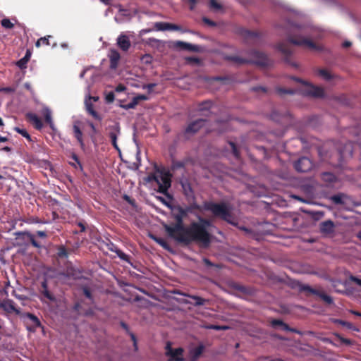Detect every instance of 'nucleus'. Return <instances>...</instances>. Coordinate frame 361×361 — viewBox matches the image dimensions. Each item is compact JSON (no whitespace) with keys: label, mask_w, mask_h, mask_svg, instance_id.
Segmentation results:
<instances>
[{"label":"nucleus","mask_w":361,"mask_h":361,"mask_svg":"<svg viewBox=\"0 0 361 361\" xmlns=\"http://www.w3.org/2000/svg\"><path fill=\"white\" fill-rule=\"evenodd\" d=\"M171 214L176 223L171 226H164L170 238L185 245L195 242L204 247L209 246L212 240V235L208 231L212 226L211 220L198 216L197 221H192L189 226L185 227L183 220L188 214L186 208L174 206L171 208Z\"/></svg>","instance_id":"nucleus-1"},{"label":"nucleus","mask_w":361,"mask_h":361,"mask_svg":"<svg viewBox=\"0 0 361 361\" xmlns=\"http://www.w3.org/2000/svg\"><path fill=\"white\" fill-rule=\"evenodd\" d=\"M185 208L188 213L193 214H195L194 210H198L200 212L209 211L212 212L214 217L221 219L228 224H234L231 209L226 202L216 203L212 201H204L201 206L197 203H192Z\"/></svg>","instance_id":"nucleus-2"},{"label":"nucleus","mask_w":361,"mask_h":361,"mask_svg":"<svg viewBox=\"0 0 361 361\" xmlns=\"http://www.w3.org/2000/svg\"><path fill=\"white\" fill-rule=\"evenodd\" d=\"M286 35L289 43L297 46H305L312 49H317L314 42L302 35L305 33V27L287 22L285 27Z\"/></svg>","instance_id":"nucleus-3"},{"label":"nucleus","mask_w":361,"mask_h":361,"mask_svg":"<svg viewBox=\"0 0 361 361\" xmlns=\"http://www.w3.org/2000/svg\"><path fill=\"white\" fill-rule=\"evenodd\" d=\"M248 54L250 56L249 58L229 56H227V59L240 65L251 63L261 67H268L271 65V61L263 52L253 49L249 51Z\"/></svg>","instance_id":"nucleus-4"},{"label":"nucleus","mask_w":361,"mask_h":361,"mask_svg":"<svg viewBox=\"0 0 361 361\" xmlns=\"http://www.w3.org/2000/svg\"><path fill=\"white\" fill-rule=\"evenodd\" d=\"M157 184V192L165 195H168V190L171 185V175L169 172L159 171L149 176Z\"/></svg>","instance_id":"nucleus-5"},{"label":"nucleus","mask_w":361,"mask_h":361,"mask_svg":"<svg viewBox=\"0 0 361 361\" xmlns=\"http://www.w3.org/2000/svg\"><path fill=\"white\" fill-rule=\"evenodd\" d=\"M205 122L206 120L202 118L190 122L183 131L177 134V140H189L204 126Z\"/></svg>","instance_id":"nucleus-6"},{"label":"nucleus","mask_w":361,"mask_h":361,"mask_svg":"<svg viewBox=\"0 0 361 361\" xmlns=\"http://www.w3.org/2000/svg\"><path fill=\"white\" fill-rule=\"evenodd\" d=\"M238 34L240 35L247 44H256L260 38L259 32L257 31L249 30L240 27L238 30Z\"/></svg>","instance_id":"nucleus-7"},{"label":"nucleus","mask_w":361,"mask_h":361,"mask_svg":"<svg viewBox=\"0 0 361 361\" xmlns=\"http://www.w3.org/2000/svg\"><path fill=\"white\" fill-rule=\"evenodd\" d=\"M300 290L307 292L310 294L319 297L327 305H331L334 303L333 298L331 296L326 295L324 291L314 289L308 285H302L300 288Z\"/></svg>","instance_id":"nucleus-8"},{"label":"nucleus","mask_w":361,"mask_h":361,"mask_svg":"<svg viewBox=\"0 0 361 361\" xmlns=\"http://www.w3.org/2000/svg\"><path fill=\"white\" fill-rule=\"evenodd\" d=\"M312 167L313 163L312 160L306 157H302L294 162V168L298 172H308Z\"/></svg>","instance_id":"nucleus-9"},{"label":"nucleus","mask_w":361,"mask_h":361,"mask_svg":"<svg viewBox=\"0 0 361 361\" xmlns=\"http://www.w3.org/2000/svg\"><path fill=\"white\" fill-rule=\"evenodd\" d=\"M23 317L29 320L26 322V327L30 332H35L37 328L42 327L40 320L35 314L26 312L23 314Z\"/></svg>","instance_id":"nucleus-10"},{"label":"nucleus","mask_w":361,"mask_h":361,"mask_svg":"<svg viewBox=\"0 0 361 361\" xmlns=\"http://www.w3.org/2000/svg\"><path fill=\"white\" fill-rule=\"evenodd\" d=\"M183 350L181 348L173 349L171 343H167L166 346V355L169 357V361H183Z\"/></svg>","instance_id":"nucleus-11"},{"label":"nucleus","mask_w":361,"mask_h":361,"mask_svg":"<svg viewBox=\"0 0 361 361\" xmlns=\"http://www.w3.org/2000/svg\"><path fill=\"white\" fill-rule=\"evenodd\" d=\"M277 49L279 51H281L284 56V61L291 65L293 67H297V64L295 62H292L290 60V56L292 54V50L288 42H282L278 44Z\"/></svg>","instance_id":"nucleus-12"},{"label":"nucleus","mask_w":361,"mask_h":361,"mask_svg":"<svg viewBox=\"0 0 361 361\" xmlns=\"http://www.w3.org/2000/svg\"><path fill=\"white\" fill-rule=\"evenodd\" d=\"M356 144L348 141L344 144L343 147L338 148V152L341 160L353 157Z\"/></svg>","instance_id":"nucleus-13"},{"label":"nucleus","mask_w":361,"mask_h":361,"mask_svg":"<svg viewBox=\"0 0 361 361\" xmlns=\"http://www.w3.org/2000/svg\"><path fill=\"white\" fill-rule=\"evenodd\" d=\"M270 116L271 120L284 126L288 125L291 121V115L288 112L281 114L276 111H273Z\"/></svg>","instance_id":"nucleus-14"},{"label":"nucleus","mask_w":361,"mask_h":361,"mask_svg":"<svg viewBox=\"0 0 361 361\" xmlns=\"http://www.w3.org/2000/svg\"><path fill=\"white\" fill-rule=\"evenodd\" d=\"M177 294H179L180 295H183V296H185V297H188L189 298H191L194 300V302H190L189 300H184L183 302L185 304H190V305H192L195 307H198V306H202V305H204L207 302H209V300H207V299H204V298H202L200 296H197V295H190V294H188V293H182L180 291H178L176 292Z\"/></svg>","instance_id":"nucleus-15"},{"label":"nucleus","mask_w":361,"mask_h":361,"mask_svg":"<svg viewBox=\"0 0 361 361\" xmlns=\"http://www.w3.org/2000/svg\"><path fill=\"white\" fill-rule=\"evenodd\" d=\"M305 94L314 98H322L324 96V90L322 87L309 84L305 90Z\"/></svg>","instance_id":"nucleus-16"},{"label":"nucleus","mask_w":361,"mask_h":361,"mask_svg":"<svg viewBox=\"0 0 361 361\" xmlns=\"http://www.w3.org/2000/svg\"><path fill=\"white\" fill-rule=\"evenodd\" d=\"M0 308L3 309L8 314L13 312L17 315L20 314V310L16 307L14 301L11 299L4 300L0 302Z\"/></svg>","instance_id":"nucleus-17"},{"label":"nucleus","mask_w":361,"mask_h":361,"mask_svg":"<svg viewBox=\"0 0 361 361\" xmlns=\"http://www.w3.org/2000/svg\"><path fill=\"white\" fill-rule=\"evenodd\" d=\"M106 247L109 250L116 252L117 256L122 260L131 264L130 261V257L124 253L122 250L118 248V247L110 240L106 243Z\"/></svg>","instance_id":"nucleus-18"},{"label":"nucleus","mask_w":361,"mask_h":361,"mask_svg":"<svg viewBox=\"0 0 361 361\" xmlns=\"http://www.w3.org/2000/svg\"><path fill=\"white\" fill-rule=\"evenodd\" d=\"M175 47L180 49L187 50V51H192V52H200L202 50V49L200 46L192 44L185 42H182V41H177L175 43Z\"/></svg>","instance_id":"nucleus-19"},{"label":"nucleus","mask_w":361,"mask_h":361,"mask_svg":"<svg viewBox=\"0 0 361 361\" xmlns=\"http://www.w3.org/2000/svg\"><path fill=\"white\" fill-rule=\"evenodd\" d=\"M80 121H75L73 126V132L75 138L77 140L82 149H85L83 133L80 128Z\"/></svg>","instance_id":"nucleus-20"},{"label":"nucleus","mask_w":361,"mask_h":361,"mask_svg":"<svg viewBox=\"0 0 361 361\" xmlns=\"http://www.w3.org/2000/svg\"><path fill=\"white\" fill-rule=\"evenodd\" d=\"M154 27L157 30L165 31V30H175L179 31L181 30L180 26L165 22H157L154 24Z\"/></svg>","instance_id":"nucleus-21"},{"label":"nucleus","mask_w":361,"mask_h":361,"mask_svg":"<svg viewBox=\"0 0 361 361\" xmlns=\"http://www.w3.org/2000/svg\"><path fill=\"white\" fill-rule=\"evenodd\" d=\"M334 228L335 224L331 220L322 221L319 224L320 232L324 234H331L334 233Z\"/></svg>","instance_id":"nucleus-22"},{"label":"nucleus","mask_w":361,"mask_h":361,"mask_svg":"<svg viewBox=\"0 0 361 361\" xmlns=\"http://www.w3.org/2000/svg\"><path fill=\"white\" fill-rule=\"evenodd\" d=\"M119 134L120 127L118 126V125H115L109 133V137L110 138L111 142L113 147L117 150H119V147L117 144V137Z\"/></svg>","instance_id":"nucleus-23"},{"label":"nucleus","mask_w":361,"mask_h":361,"mask_svg":"<svg viewBox=\"0 0 361 361\" xmlns=\"http://www.w3.org/2000/svg\"><path fill=\"white\" fill-rule=\"evenodd\" d=\"M271 325L274 328L280 326L283 330L286 331L294 332L300 334V332L298 330L293 328H290L287 324L284 323L281 319H272L271 321Z\"/></svg>","instance_id":"nucleus-24"},{"label":"nucleus","mask_w":361,"mask_h":361,"mask_svg":"<svg viewBox=\"0 0 361 361\" xmlns=\"http://www.w3.org/2000/svg\"><path fill=\"white\" fill-rule=\"evenodd\" d=\"M16 235L18 236H26L31 245L36 248H41L42 247V244L36 240L35 235L29 231L18 232Z\"/></svg>","instance_id":"nucleus-25"},{"label":"nucleus","mask_w":361,"mask_h":361,"mask_svg":"<svg viewBox=\"0 0 361 361\" xmlns=\"http://www.w3.org/2000/svg\"><path fill=\"white\" fill-rule=\"evenodd\" d=\"M109 57L110 60V68L111 69H116L121 59L119 52L116 49H111L109 54Z\"/></svg>","instance_id":"nucleus-26"},{"label":"nucleus","mask_w":361,"mask_h":361,"mask_svg":"<svg viewBox=\"0 0 361 361\" xmlns=\"http://www.w3.org/2000/svg\"><path fill=\"white\" fill-rule=\"evenodd\" d=\"M117 45L121 50L124 51H128L130 47V42L128 37L125 35H119L117 38Z\"/></svg>","instance_id":"nucleus-27"},{"label":"nucleus","mask_w":361,"mask_h":361,"mask_svg":"<svg viewBox=\"0 0 361 361\" xmlns=\"http://www.w3.org/2000/svg\"><path fill=\"white\" fill-rule=\"evenodd\" d=\"M40 292H41L42 295L45 298L49 300V301H51V302H55L56 301V297L54 295L53 293H51L48 290V284H47V280H44L41 283V290H40Z\"/></svg>","instance_id":"nucleus-28"},{"label":"nucleus","mask_w":361,"mask_h":361,"mask_svg":"<svg viewBox=\"0 0 361 361\" xmlns=\"http://www.w3.org/2000/svg\"><path fill=\"white\" fill-rule=\"evenodd\" d=\"M26 117L34 125L37 130H41L42 128L43 123L41 119L36 114L28 113Z\"/></svg>","instance_id":"nucleus-29"},{"label":"nucleus","mask_w":361,"mask_h":361,"mask_svg":"<svg viewBox=\"0 0 361 361\" xmlns=\"http://www.w3.org/2000/svg\"><path fill=\"white\" fill-rule=\"evenodd\" d=\"M85 108L86 111L89 114H90L94 119L97 121H101L102 117L94 109V106L92 103L90 102H85Z\"/></svg>","instance_id":"nucleus-30"},{"label":"nucleus","mask_w":361,"mask_h":361,"mask_svg":"<svg viewBox=\"0 0 361 361\" xmlns=\"http://www.w3.org/2000/svg\"><path fill=\"white\" fill-rule=\"evenodd\" d=\"M31 56V52L30 50H27L25 55L24 57L20 59L17 63L16 65L20 68H25L27 66V63L29 61Z\"/></svg>","instance_id":"nucleus-31"},{"label":"nucleus","mask_w":361,"mask_h":361,"mask_svg":"<svg viewBox=\"0 0 361 361\" xmlns=\"http://www.w3.org/2000/svg\"><path fill=\"white\" fill-rule=\"evenodd\" d=\"M44 116L45 122L49 126L50 128L55 130V126L52 120L51 112L49 109H46L44 110Z\"/></svg>","instance_id":"nucleus-32"},{"label":"nucleus","mask_w":361,"mask_h":361,"mask_svg":"<svg viewBox=\"0 0 361 361\" xmlns=\"http://www.w3.org/2000/svg\"><path fill=\"white\" fill-rule=\"evenodd\" d=\"M50 38H52V36L51 35H47L46 37H40L39 39H37V41L35 43V47L39 48L42 45H45V46H49L51 45V43L49 42V39Z\"/></svg>","instance_id":"nucleus-33"},{"label":"nucleus","mask_w":361,"mask_h":361,"mask_svg":"<svg viewBox=\"0 0 361 361\" xmlns=\"http://www.w3.org/2000/svg\"><path fill=\"white\" fill-rule=\"evenodd\" d=\"M317 73L319 76L327 81L331 80L334 78L333 75L326 69H317Z\"/></svg>","instance_id":"nucleus-34"},{"label":"nucleus","mask_w":361,"mask_h":361,"mask_svg":"<svg viewBox=\"0 0 361 361\" xmlns=\"http://www.w3.org/2000/svg\"><path fill=\"white\" fill-rule=\"evenodd\" d=\"M57 255L60 258H67L68 257V252L63 245H60L58 247Z\"/></svg>","instance_id":"nucleus-35"},{"label":"nucleus","mask_w":361,"mask_h":361,"mask_svg":"<svg viewBox=\"0 0 361 361\" xmlns=\"http://www.w3.org/2000/svg\"><path fill=\"white\" fill-rule=\"evenodd\" d=\"M209 7L210 9L215 11L222 9V5L218 3L216 0H209Z\"/></svg>","instance_id":"nucleus-36"},{"label":"nucleus","mask_w":361,"mask_h":361,"mask_svg":"<svg viewBox=\"0 0 361 361\" xmlns=\"http://www.w3.org/2000/svg\"><path fill=\"white\" fill-rule=\"evenodd\" d=\"M228 144L230 145L231 147V149H232V153L233 154V156L237 159H240V151L238 150L236 145L235 142H232V141H230L228 142Z\"/></svg>","instance_id":"nucleus-37"},{"label":"nucleus","mask_w":361,"mask_h":361,"mask_svg":"<svg viewBox=\"0 0 361 361\" xmlns=\"http://www.w3.org/2000/svg\"><path fill=\"white\" fill-rule=\"evenodd\" d=\"M15 130L20 134L22 136L25 137L29 142L32 141V138L27 131L24 128H20L18 127L15 128Z\"/></svg>","instance_id":"nucleus-38"},{"label":"nucleus","mask_w":361,"mask_h":361,"mask_svg":"<svg viewBox=\"0 0 361 361\" xmlns=\"http://www.w3.org/2000/svg\"><path fill=\"white\" fill-rule=\"evenodd\" d=\"M73 310L78 312V314H85V315H88V314H91V311H86L85 312H83L82 310H81V305L80 304V302H75L74 306H73Z\"/></svg>","instance_id":"nucleus-39"},{"label":"nucleus","mask_w":361,"mask_h":361,"mask_svg":"<svg viewBox=\"0 0 361 361\" xmlns=\"http://www.w3.org/2000/svg\"><path fill=\"white\" fill-rule=\"evenodd\" d=\"M1 25L6 29H12L14 27V24L11 22L8 18H4L1 20Z\"/></svg>","instance_id":"nucleus-40"},{"label":"nucleus","mask_w":361,"mask_h":361,"mask_svg":"<svg viewBox=\"0 0 361 361\" xmlns=\"http://www.w3.org/2000/svg\"><path fill=\"white\" fill-rule=\"evenodd\" d=\"M137 102L135 99L133 97L132 101L126 104L121 105V106L126 110L130 109H135V106L137 105Z\"/></svg>","instance_id":"nucleus-41"},{"label":"nucleus","mask_w":361,"mask_h":361,"mask_svg":"<svg viewBox=\"0 0 361 361\" xmlns=\"http://www.w3.org/2000/svg\"><path fill=\"white\" fill-rule=\"evenodd\" d=\"M185 194H192L193 191L190 184L188 182H183L181 183Z\"/></svg>","instance_id":"nucleus-42"},{"label":"nucleus","mask_w":361,"mask_h":361,"mask_svg":"<svg viewBox=\"0 0 361 361\" xmlns=\"http://www.w3.org/2000/svg\"><path fill=\"white\" fill-rule=\"evenodd\" d=\"M88 125L92 129V133L90 134V136L91 137L92 142H95V135L97 133V130L92 122H90V121L88 122Z\"/></svg>","instance_id":"nucleus-43"},{"label":"nucleus","mask_w":361,"mask_h":361,"mask_svg":"<svg viewBox=\"0 0 361 361\" xmlns=\"http://www.w3.org/2000/svg\"><path fill=\"white\" fill-rule=\"evenodd\" d=\"M152 238L154 239L159 245H160L164 248H167L168 244L164 239L155 236H152Z\"/></svg>","instance_id":"nucleus-44"},{"label":"nucleus","mask_w":361,"mask_h":361,"mask_svg":"<svg viewBox=\"0 0 361 361\" xmlns=\"http://www.w3.org/2000/svg\"><path fill=\"white\" fill-rule=\"evenodd\" d=\"M336 322L337 324H341V325H342V326L349 329H354L353 324L352 323H350V322H345V321H343V320H341V319H337L336 321Z\"/></svg>","instance_id":"nucleus-45"},{"label":"nucleus","mask_w":361,"mask_h":361,"mask_svg":"<svg viewBox=\"0 0 361 361\" xmlns=\"http://www.w3.org/2000/svg\"><path fill=\"white\" fill-rule=\"evenodd\" d=\"M212 106V103L210 101H205L200 104L199 109L200 111L209 109Z\"/></svg>","instance_id":"nucleus-46"},{"label":"nucleus","mask_w":361,"mask_h":361,"mask_svg":"<svg viewBox=\"0 0 361 361\" xmlns=\"http://www.w3.org/2000/svg\"><path fill=\"white\" fill-rule=\"evenodd\" d=\"M208 329H214V330H225L228 329V327L226 326H219V325H214V324H210L209 326H206Z\"/></svg>","instance_id":"nucleus-47"},{"label":"nucleus","mask_w":361,"mask_h":361,"mask_svg":"<svg viewBox=\"0 0 361 361\" xmlns=\"http://www.w3.org/2000/svg\"><path fill=\"white\" fill-rule=\"evenodd\" d=\"M185 61L188 63H195L199 64L200 63V60L199 58L195 56H188L185 58Z\"/></svg>","instance_id":"nucleus-48"},{"label":"nucleus","mask_w":361,"mask_h":361,"mask_svg":"<svg viewBox=\"0 0 361 361\" xmlns=\"http://www.w3.org/2000/svg\"><path fill=\"white\" fill-rule=\"evenodd\" d=\"M334 176L331 173H324L322 174V178L324 180H328L329 182H332L334 179Z\"/></svg>","instance_id":"nucleus-49"},{"label":"nucleus","mask_w":361,"mask_h":361,"mask_svg":"<svg viewBox=\"0 0 361 361\" xmlns=\"http://www.w3.org/2000/svg\"><path fill=\"white\" fill-rule=\"evenodd\" d=\"M172 166L174 169H182L185 167V164L180 161H173Z\"/></svg>","instance_id":"nucleus-50"},{"label":"nucleus","mask_w":361,"mask_h":361,"mask_svg":"<svg viewBox=\"0 0 361 361\" xmlns=\"http://www.w3.org/2000/svg\"><path fill=\"white\" fill-rule=\"evenodd\" d=\"M28 222L31 223V224H47V221L42 220L38 217H32L29 219Z\"/></svg>","instance_id":"nucleus-51"},{"label":"nucleus","mask_w":361,"mask_h":361,"mask_svg":"<svg viewBox=\"0 0 361 361\" xmlns=\"http://www.w3.org/2000/svg\"><path fill=\"white\" fill-rule=\"evenodd\" d=\"M202 21L204 23L207 24V25L210 26V27H215L216 26V23H215L214 21L210 20L209 18H207V17H203L202 18Z\"/></svg>","instance_id":"nucleus-52"},{"label":"nucleus","mask_w":361,"mask_h":361,"mask_svg":"<svg viewBox=\"0 0 361 361\" xmlns=\"http://www.w3.org/2000/svg\"><path fill=\"white\" fill-rule=\"evenodd\" d=\"M204 264L209 267H219V265L214 264L207 258H203L202 259Z\"/></svg>","instance_id":"nucleus-53"},{"label":"nucleus","mask_w":361,"mask_h":361,"mask_svg":"<svg viewBox=\"0 0 361 361\" xmlns=\"http://www.w3.org/2000/svg\"><path fill=\"white\" fill-rule=\"evenodd\" d=\"M277 92L279 94H293L294 91L292 90H286L284 88H277Z\"/></svg>","instance_id":"nucleus-54"},{"label":"nucleus","mask_w":361,"mask_h":361,"mask_svg":"<svg viewBox=\"0 0 361 361\" xmlns=\"http://www.w3.org/2000/svg\"><path fill=\"white\" fill-rule=\"evenodd\" d=\"M71 158L74 160L75 162L77 163V164L78 165V167L80 168V170H82V166L80 161V159L78 158V157L77 156L76 154L75 153H73L71 154Z\"/></svg>","instance_id":"nucleus-55"},{"label":"nucleus","mask_w":361,"mask_h":361,"mask_svg":"<svg viewBox=\"0 0 361 361\" xmlns=\"http://www.w3.org/2000/svg\"><path fill=\"white\" fill-rule=\"evenodd\" d=\"M202 350H203L202 346H198L196 348H195L194 351H193L194 357H199L202 354Z\"/></svg>","instance_id":"nucleus-56"},{"label":"nucleus","mask_w":361,"mask_h":361,"mask_svg":"<svg viewBox=\"0 0 361 361\" xmlns=\"http://www.w3.org/2000/svg\"><path fill=\"white\" fill-rule=\"evenodd\" d=\"M123 200H125L128 203H129L132 206H135V200L131 198L130 196L127 195H124L123 197Z\"/></svg>","instance_id":"nucleus-57"},{"label":"nucleus","mask_w":361,"mask_h":361,"mask_svg":"<svg viewBox=\"0 0 361 361\" xmlns=\"http://www.w3.org/2000/svg\"><path fill=\"white\" fill-rule=\"evenodd\" d=\"M337 336H338V339L340 340V341L345 345H349L352 343V341L348 338H345L341 336L340 335H337Z\"/></svg>","instance_id":"nucleus-58"},{"label":"nucleus","mask_w":361,"mask_h":361,"mask_svg":"<svg viewBox=\"0 0 361 361\" xmlns=\"http://www.w3.org/2000/svg\"><path fill=\"white\" fill-rule=\"evenodd\" d=\"M349 279L355 283L357 285H358L359 286H361V279H360L359 278H357V276H353V275H350V277H349Z\"/></svg>","instance_id":"nucleus-59"},{"label":"nucleus","mask_w":361,"mask_h":361,"mask_svg":"<svg viewBox=\"0 0 361 361\" xmlns=\"http://www.w3.org/2000/svg\"><path fill=\"white\" fill-rule=\"evenodd\" d=\"M83 293L85 295V297L87 298L88 299L92 298V293L88 288H87V287L83 288Z\"/></svg>","instance_id":"nucleus-60"},{"label":"nucleus","mask_w":361,"mask_h":361,"mask_svg":"<svg viewBox=\"0 0 361 361\" xmlns=\"http://www.w3.org/2000/svg\"><path fill=\"white\" fill-rule=\"evenodd\" d=\"M134 98L137 102V104H139L140 101H145L148 99V97L145 94H139L136 97H134Z\"/></svg>","instance_id":"nucleus-61"},{"label":"nucleus","mask_w":361,"mask_h":361,"mask_svg":"<svg viewBox=\"0 0 361 361\" xmlns=\"http://www.w3.org/2000/svg\"><path fill=\"white\" fill-rule=\"evenodd\" d=\"M35 235V236H38L42 238H46L47 237V232L43 231H38L36 232V233Z\"/></svg>","instance_id":"nucleus-62"},{"label":"nucleus","mask_w":361,"mask_h":361,"mask_svg":"<svg viewBox=\"0 0 361 361\" xmlns=\"http://www.w3.org/2000/svg\"><path fill=\"white\" fill-rule=\"evenodd\" d=\"M332 200L336 203V204H341L343 203L342 197L341 195H334L332 197Z\"/></svg>","instance_id":"nucleus-63"},{"label":"nucleus","mask_w":361,"mask_h":361,"mask_svg":"<svg viewBox=\"0 0 361 361\" xmlns=\"http://www.w3.org/2000/svg\"><path fill=\"white\" fill-rule=\"evenodd\" d=\"M106 102L109 103L113 102L114 100V92H109L106 97Z\"/></svg>","instance_id":"nucleus-64"}]
</instances>
